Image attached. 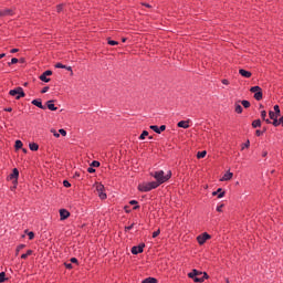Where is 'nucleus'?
Here are the masks:
<instances>
[{"label": "nucleus", "mask_w": 283, "mask_h": 283, "mask_svg": "<svg viewBox=\"0 0 283 283\" xmlns=\"http://www.w3.org/2000/svg\"><path fill=\"white\" fill-rule=\"evenodd\" d=\"M46 105L48 109H50L51 112H56V109H59L56 106H54V101H48Z\"/></svg>", "instance_id": "obj_16"}, {"label": "nucleus", "mask_w": 283, "mask_h": 283, "mask_svg": "<svg viewBox=\"0 0 283 283\" xmlns=\"http://www.w3.org/2000/svg\"><path fill=\"white\" fill-rule=\"evenodd\" d=\"M252 127L256 129V127H262V122L260 119H255L252 122Z\"/></svg>", "instance_id": "obj_19"}, {"label": "nucleus", "mask_w": 283, "mask_h": 283, "mask_svg": "<svg viewBox=\"0 0 283 283\" xmlns=\"http://www.w3.org/2000/svg\"><path fill=\"white\" fill-rule=\"evenodd\" d=\"M63 185H64V187H66V188L72 187V184H70V181H67V180H64V181H63Z\"/></svg>", "instance_id": "obj_44"}, {"label": "nucleus", "mask_w": 283, "mask_h": 283, "mask_svg": "<svg viewBox=\"0 0 283 283\" xmlns=\"http://www.w3.org/2000/svg\"><path fill=\"white\" fill-rule=\"evenodd\" d=\"M157 187H159L158 182L151 181L148 184L139 185L138 189H139V191L147 192V191H151V189H157Z\"/></svg>", "instance_id": "obj_2"}, {"label": "nucleus", "mask_w": 283, "mask_h": 283, "mask_svg": "<svg viewBox=\"0 0 283 283\" xmlns=\"http://www.w3.org/2000/svg\"><path fill=\"white\" fill-rule=\"evenodd\" d=\"M60 218L61 220H67L70 218V211L65 209L60 210Z\"/></svg>", "instance_id": "obj_10"}, {"label": "nucleus", "mask_w": 283, "mask_h": 283, "mask_svg": "<svg viewBox=\"0 0 283 283\" xmlns=\"http://www.w3.org/2000/svg\"><path fill=\"white\" fill-rule=\"evenodd\" d=\"M64 266H65L66 269H73L72 263H64Z\"/></svg>", "instance_id": "obj_53"}, {"label": "nucleus", "mask_w": 283, "mask_h": 283, "mask_svg": "<svg viewBox=\"0 0 283 283\" xmlns=\"http://www.w3.org/2000/svg\"><path fill=\"white\" fill-rule=\"evenodd\" d=\"M129 205L135 206V207L133 208L134 210L140 209V206H138V201H136V200H130V201H129Z\"/></svg>", "instance_id": "obj_28"}, {"label": "nucleus", "mask_w": 283, "mask_h": 283, "mask_svg": "<svg viewBox=\"0 0 283 283\" xmlns=\"http://www.w3.org/2000/svg\"><path fill=\"white\" fill-rule=\"evenodd\" d=\"M147 136H149V132L144 130V132L142 133V135L139 136V140H145V138H147Z\"/></svg>", "instance_id": "obj_24"}, {"label": "nucleus", "mask_w": 283, "mask_h": 283, "mask_svg": "<svg viewBox=\"0 0 283 283\" xmlns=\"http://www.w3.org/2000/svg\"><path fill=\"white\" fill-rule=\"evenodd\" d=\"M241 104L243 105V107H245V109H249V107H251V102L247 101V99H243L241 102Z\"/></svg>", "instance_id": "obj_25"}, {"label": "nucleus", "mask_w": 283, "mask_h": 283, "mask_svg": "<svg viewBox=\"0 0 283 283\" xmlns=\"http://www.w3.org/2000/svg\"><path fill=\"white\" fill-rule=\"evenodd\" d=\"M143 249H145V243H142L137 247L132 248L133 255H138V253H143Z\"/></svg>", "instance_id": "obj_8"}, {"label": "nucleus", "mask_w": 283, "mask_h": 283, "mask_svg": "<svg viewBox=\"0 0 283 283\" xmlns=\"http://www.w3.org/2000/svg\"><path fill=\"white\" fill-rule=\"evenodd\" d=\"M96 191H97V196L101 198V200L107 199V193H105V186H103V184L96 185Z\"/></svg>", "instance_id": "obj_4"}, {"label": "nucleus", "mask_w": 283, "mask_h": 283, "mask_svg": "<svg viewBox=\"0 0 283 283\" xmlns=\"http://www.w3.org/2000/svg\"><path fill=\"white\" fill-rule=\"evenodd\" d=\"M198 275H202V272L198 271V270H192V272H190L188 274V277H190L191 280H193V282L197 283H202L203 279H198Z\"/></svg>", "instance_id": "obj_5"}, {"label": "nucleus", "mask_w": 283, "mask_h": 283, "mask_svg": "<svg viewBox=\"0 0 283 283\" xmlns=\"http://www.w3.org/2000/svg\"><path fill=\"white\" fill-rule=\"evenodd\" d=\"M31 151H39V144L32 143L29 145Z\"/></svg>", "instance_id": "obj_21"}, {"label": "nucleus", "mask_w": 283, "mask_h": 283, "mask_svg": "<svg viewBox=\"0 0 283 283\" xmlns=\"http://www.w3.org/2000/svg\"><path fill=\"white\" fill-rule=\"evenodd\" d=\"M263 132L262 130H256L255 136H262Z\"/></svg>", "instance_id": "obj_55"}, {"label": "nucleus", "mask_w": 283, "mask_h": 283, "mask_svg": "<svg viewBox=\"0 0 283 283\" xmlns=\"http://www.w3.org/2000/svg\"><path fill=\"white\" fill-rule=\"evenodd\" d=\"M71 262H72V264H78V259L72 258V259H71Z\"/></svg>", "instance_id": "obj_51"}, {"label": "nucleus", "mask_w": 283, "mask_h": 283, "mask_svg": "<svg viewBox=\"0 0 283 283\" xmlns=\"http://www.w3.org/2000/svg\"><path fill=\"white\" fill-rule=\"evenodd\" d=\"M201 277H203V281H205V280H207V279L209 277V275H208L207 273H203V274L201 275Z\"/></svg>", "instance_id": "obj_57"}, {"label": "nucleus", "mask_w": 283, "mask_h": 283, "mask_svg": "<svg viewBox=\"0 0 283 283\" xmlns=\"http://www.w3.org/2000/svg\"><path fill=\"white\" fill-rule=\"evenodd\" d=\"M231 178H233V172L228 171V172H226V174L223 175V177L221 178V182L231 180Z\"/></svg>", "instance_id": "obj_13"}, {"label": "nucleus", "mask_w": 283, "mask_h": 283, "mask_svg": "<svg viewBox=\"0 0 283 283\" xmlns=\"http://www.w3.org/2000/svg\"><path fill=\"white\" fill-rule=\"evenodd\" d=\"M6 282V272L0 273V283Z\"/></svg>", "instance_id": "obj_34"}, {"label": "nucleus", "mask_w": 283, "mask_h": 283, "mask_svg": "<svg viewBox=\"0 0 283 283\" xmlns=\"http://www.w3.org/2000/svg\"><path fill=\"white\" fill-rule=\"evenodd\" d=\"M23 147V142L22 140H17L15 142V149H21Z\"/></svg>", "instance_id": "obj_31"}, {"label": "nucleus", "mask_w": 283, "mask_h": 283, "mask_svg": "<svg viewBox=\"0 0 283 283\" xmlns=\"http://www.w3.org/2000/svg\"><path fill=\"white\" fill-rule=\"evenodd\" d=\"M150 176H153V178H155L157 181V185L160 187V185L167 182V180H169L171 178V170H169L166 175L164 170H158L155 172H151Z\"/></svg>", "instance_id": "obj_1"}, {"label": "nucleus", "mask_w": 283, "mask_h": 283, "mask_svg": "<svg viewBox=\"0 0 283 283\" xmlns=\"http://www.w3.org/2000/svg\"><path fill=\"white\" fill-rule=\"evenodd\" d=\"M212 196H218V198H224V191H222V188L217 189V191L212 192Z\"/></svg>", "instance_id": "obj_17"}, {"label": "nucleus", "mask_w": 283, "mask_h": 283, "mask_svg": "<svg viewBox=\"0 0 283 283\" xmlns=\"http://www.w3.org/2000/svg\"><path fill=\"white\" fill-rule=\"evenodd\" d=\"M269 116H270L271 120L279 118L277 115L275 114V112H273V111L269 112Z\"/></svg>", "instance_id": "obj_30"}, {"label": "nucleus", "mask_w": 283, "mask_h": 283, "mask_svg": "<svg viewBox=\"0 0 283 283\" xmlns=\"http://www.w3.org/2000/svg\"><path fill=\"white\" fill-rule=\"evenodd\" d=\"M91 167H101V163L97 160L92 161Z\"/></svg>", "instance_id": "obj_36"}, {"label": "nucleus", "mask_w": 283, "mask_h": 283, "mask_svg": "<svg viewBox=\"0 0 283 283\" xmlns=\"http://www.w3.org/2000/svg\"><path fill=\"white\" fill-rule=\"evenodd\" d=\"M64 70H67V72H71V74H74V73L72 72V66H66V67H64Z\"/></svg>", "instance_id": "obj_54"}, {"label": "nucleus", "mask_w": 283, "mask_h": 283, "mask_svg": "<svg viewBox=\"0 0 283 283\" xmlns=\"http://www.w3.org/2000/svg\"><path fill=\"white\" fill-rule=\"evenodd\" d=\"M265 120V123H268V125H271V119H263Z\"/></svg>", "instance_id": "obj_62"}, {"label": "nucleus", "mask_w": 283, "mask_h": 283, "mask_svg": "<svg viewBox=\"0 0 283 283\" xmlns=\"http://www.w3.org/2000/svg\"><path fill=\"white\" fill-rule=\"evenodd\" d=\"M234 111L237 112V114H242V105H240V103H235Z\"/></svg>", "instance_id": "obj_20"}, {"label": "nucleus", "mask_w": 283, "mask_h": 283, "mask_svg": "<svg viewBox=\"0 0 283 283\" xmlns=\"http://www.w3.org/2000/svg\"><path fill=\"white\" fill-rule=\"evenodd\" d=\"M55 67L60 69V70H65V65L61 64V63H56Z\"/></svg>", "instance_id": "obj_39"}, {"label": "nucleus", "mask_w": 283, "mask_h": 283, "mask_svg": "<svg viewBox=\"0 0 283 283\" xmlns=\"http://www.w3.org/2000/svg\"><path fill=\"white\" fill-rule=\"evenodd\" d=\"M205 156H207V150H202V151H199L197 153V158H205Z\"/></svg>", "instance_id": "obj_29"}, {"label": "nucleus", "mask_w": 283, "mask_h": 283, "mask_svg": "<svg viewBox=\"0 0 283 283\" xmlns=\"http://www.w3.org/2000/svg\"><path fill=\"white\" fill-rule=\"evenodd\" d=\"M10 96H15L17 101L20 98H24L25 92H23V87L19 86L9 92Z\"/></svg>", "instance_id": "obj_3"}, {"label": "nucleus", "mask_w": 283, "mask_h": 283, "mask_svg": "<svg viewBox=\"0 0 283 283\" xmlns=\"http://www.w3.org/2000/svg\"><path fill=\"white\" fill-rule=\"evenodd\" d=\"M17 52H19V49H12V50H11V54H14V53H17Z\"/></svg>", "instance_id": "obj_59"}, {"label": "nucleus", "mask_w": 283, "mask_h": 283, "mask_svg": "<svg viewBox=\"0 0 283 283\" xmlns=\"http://www.w3.org/2000/svg\"><path fill=\"white\" fill-rule=\"evenodd\" d=\"M221 83H222L223 85H229V80H222Z\"/></svg>", "instance_id": "obj_56"}, {"label": "nucleus", "mask_w": 283, "mask_h": 283, "mask_svg": "<svg viewBox=\"0 0 283 283\" xmlns=\"http://www.w3.org/2000/svg\"><path fill=\"white\" fill-rule=\"evenodd\" d=\"M14 14V11L12 9H4L0 11V17H12Z\"/></svg>", "instance_id": "obj_11"}, {"label": "nucleus", "mask_w": 283, "mask_h": 283, "mask_svg": "<svg viewBox=\"0 0 283 283\" xmlns=\"http://www.w3.org/2000/svg\"><path fill=\"white\" fill-rule=\"evenodd\" d=\"M159 235H160V229H158L153 233V238H158Z\"/></svg>", "instance_id": "obj_41"}, {"label": "nucleus", "mask_w": 283, "mask_h": 283, "mask_svg": "<svg viewBox=\"0 0 283 283\" xmlns=\"http://www.w3.org/2000/svg\"><path fill=\"white\" fill-rule=\"evenodd\" d=\"M61 10H63V6H57V12H61Z\"/></svg>", "instance_id": "obj_60"}, {"label": "nucleus", "mask_w": 283, "mask_h": 283, "mask_svg": "<svg viewBox=\"0 0 283 283\" xmlns=\"http://www.w3.org/2000/svg\"><path fill=\"white\" fill-rule=\"evenodd\" d=\"M29 240H34V232H28Z\"/></svg>", "instance_id": "obj_47"}, {"label": "nucleus", "mask_w": 283, "mask_h": 283, "mask_svg": "<svg viewBox=\"0 0 283 283\" xmlns=\"http://www.w3.org/2000/svg\"><path fill=\"white\" fill-rule=\"evenodd\" d=\"M7 180H11L14 185H18L19 169L14 168L12 174L8 176Z\"/></svg>", "instance_id": "obj_6"}, {"label": "nucleus", "mask_w": 283, "mask_h": 283, "mask_svg": "<svg viewBox=\"0 0 283 283\" xmlns=\"http://www.w3.org/2000/svg\"><path fill=\"white\" fill-rule=\"evenodd\" d=\"M40 81H43V83H50V77L42 73V75H40Z\"/></svg>", "instance_id": "obj_23"}, {"label": "nucleus", "mask_w": 283, "mask_h": 283, "mask_svg": "<svg viewBox=\"0 0 283 283\" xmlns=\"http://www.w3.org/2000/svg\"><path fill=\"white\" fill-rule=\"evenodd\" d=\"M177 127H181L182 129H189V122L188 120H181L177 124Z\"/></svg>", "instance_id": "obj_15"}, {"label": "nucleus", "mask_w": 283, "mask_h": 283, "mask_svg": "<svg viewBox=\"0 0 283 283\" xmlns=\"http://www.w3.org/2000/svg\"><path fill=\"white\" fill-rule=\"evenodd\" d=\"M197 279H203L205 280V276L201 275H197Z\"/></svg>", "instance_id": "obj_64"}, {"label": "nucleus", "mask_w": 283, "mask_h": 283, "mask_svg": "<svg viewBox=\"0 0 283 283\" xmlns=\"http://www.w3.org/2000/svg\"><path fill=\"white\" fill-rule=\"evenodd\" d=\"M46 92H50V86L43 87L41 94H46Z\"/></svg>", "instance_id": "obj_40"}, {"label": "nucleus", "mask_w": 283, "mask_h": 283, "mask_svg": "<svg viewBox=\"0 0 283 283\" xmlns=\"http://www.w3.org/2000/svg\"><path fill=\"white\" fill-rule=\"evenodd\" d=\"M261 91H262V88L260 86H252L250 88V92H252V94H258Z\"/></svg>", "instance_id": "obj_22"}, {"label": "nucleus", "mask_w": 283, "mask_h": 283, "mask_svg": "<svg viewBox=\"0 0 283 283\" xmlns=\"http://www.w3.org/2000/svg\"><path fill=\"white\" fill-rule=\"evenodd\" d=\"M210 239H211V235H209V233H207V232L197 237V241L199 244H205V242H207V240H210Z\"/></svg>", "instance_id": "obj_7"}, {"label": "nucleus", "mask_w": 283, "mask_h": 283, "mask_svg": "<svg viewBox=\"0 0 283 283\" xmlns=\"http://www.w3.org/2000/svg\"><path fill=\"white\" fill-rule=\"evenodd\" d=\"M4 112H12V107L4 108Z\"/></svg>", "instance_id": "obj_61"}, {"label": "nucleus", "mask_w": 283, "mask_h": 283, "mask_svg": "<svg viewBox=\"0 0 283 283\" xmlns=\"http://www.w3.org/2000/svg\"><path fill=\"white\" fill-rule=\"evenodd\" d=\"M29 255H32V250H28L27 253L21 255V259L27 260L29 258Z\"/></svg>", "instance_id": "obj_27"}, {"label": "nucleus", "mask_w": 283, "mask_h": 283, "mask_svg": "<svg viewBox=\"0 0 283 283\" xmlns=\"http://www.w3.org/2000/svg\"><path fill=\"white\" fill-rule=\"evenodd\" d=\"M17 63H19V59L13 57V59H11V62L8 63V65H14Z\"/></svg>", "instance_id": "obj_33"}, {"label": "nucleus", "mask_w": 283, "mask_h": 283, "mask_svg": "<svg viewBox=\"0 0 283 283\" xmlns=\"http://www.w3.org/2000/svg\"><path fill=\"white\" fill-rule=\"evenodd\" d=\"M132 229H134V223H132L128 227H125V231H132Z\"/></svg>", "instance_id": "obj_48"}, {"label": "nucleus", "mask_w": 283, "mask_h": 283, "mask_svg": "<svg viewBox=\"0 0 283 283\" xmlns=\"http://www.w3.org/2000/svg\"><path fill=\"white\" fill-rule=\"evenodd\" d=\"M87 171H88V174H94L96 171V169H94V167L91 166L87 168Z\"/></svg>", "instance_id": "obj_45"}, {"label": "nucleus", "mask_w": 283, "mask_h": 283, "mask_svg": "<svg viewBox=\"0 0 283 283\" xmlns=\"http://www.w3.org/2000/svg\"><path fill=\"white\" fill-rule=\"evenodd\" d=\"M279 125H282L283 127V116L279 119Z\"/></svg>", "instance_id": "obj_58"}, {"label": "nucleus", "mask_w": 283, "mask_h": 283, "mask_svg": "<svg viewBox=\"0 0 283 283\" xmlns=\"http://www.w3.org/2000/svg\"><path fill=\"white\" fill-rule=\"evenodd\" d=\"M142 283H158V280L156 277H147Z\"/></svg>", "instance_id": "obj_18"}, {"label": "nucleus", "mask_w": 283, "mask_h": 283, "mask_svg": "<svg viewBox=\"0 0 283 283\" xmlns=\"http://www.w3.org/2000/svg\"><path fill=\"white\" fill-rule=\"evenodd\" d=\"M32 105H35V107H39L40 109H45V106H43V103L41 102V99H33Z\"/></svg>", "instance_id": "obj_14"}, {"label": "nucleus", "mask_w": 283, "mask_h": 283, "mask_svg": "<svg viewBox=\"0 0 283 283\" xmlns=\"http://www.w3.org/2000/svg\"><path fill=\"white\" fill-rule=\"evenodd\" d=\"M108 45H118V41H114V40L108 39Z\"/></svg>", "instance_id": "obj_38"}, {"label": "nucleus", "mask_w": 283, "mask_h": 283, "mask_svg": "<svg viewBox=\"0 0 283 283\" xmlns=\"http://www.w3.org/2000/svg\"><path fill=\"white\" fill-rule=\"evenodd\" d=\"M43 74H44V76H52V71L48 70Z\"/></svg>", "instance_id": "obj_49"}, {"label": "nucleus", "mask_w": 283, "mask_h": 283, "mask_svg": "<svg viewBox=\"0 0 283 283\" xmlns=\"http://www.w3.org/2000/svg\"><path fill=\"white\" fill-rule=\"evenodd\" d=\"M3 57H6V53L0 54V59H3Z\"/></svg>", "instance_id": "obj_63"}, {"label": "nucleus", "mask_w": 283, "mask_h": 283, "mask_svg": "<svg viewBox=\"0 0 283 283\" xmlns=\"http://www.w3.org/2000/svg\"><path fill=\"white\" fill-rule=\"evenodd\" d=\"M22 249H25V244H20V245H18L17 251L19 252V251H21Z\"/></svg>", "instance_id": "obj_50"}, {"label": "nucleus", "mask_w": 283, "mask_h": 283, "mask_svg": "<svg viewBox=\"0 0 283 283\" xmlns=\"http://www.w3.org/2000/svg\"><path fill=\"white\" fill-rule=\"evenodd\" d=\"M223 207H224V205H220L219 207H217V211H218L219 213H221Z\"/></svg>", "instance_id": "obj_52"}, {"label": "nucleus", "mask_w": 283, "mask_h": 283, "mask_svg": "<svg viewBox=\"0 0 283 283\" xmlns=\"http://www.w3.org/2000/svg\"><path fill=\"white\" fill-rule=\"evenodd\" d=\"M274 114L277 115V117L280 118V106L279 105L274 106Z\"/></svg>", "instance_id": "obj_32"}, {"label": "nucleus", "mask_w": 283, "mask_h": 283, "mask_svg": "<svg viewBox=\"0 0 283 283\" xmlns=\"http://www.w3.org/2000/svg\"><path fill=\"white\" fill-rule=\"evenodd\" d=\"M254 98H255V101H262V91L254 93Z\"/></svg>", "instance_id": "obj_26"}, {"label": "nucleus", "mask_w": 283, "mask_h": 283, "mask_svg": "<svg viewBox=\"0 0 283 283\" xmlns=\"http://www.w3.org/2000/svg\"><path fill=\"white\" fill-rule=\"evenodd\" d=\"M250 146H251V142L248 139L247 143L243 144L242 149H244V147L249 149Z\"/></svg>", "instance_id": "obj_37"}, {"label": "nucleus", "mask_w": 283, "mask_h": 283, "mask_svg": "<svg viewBox=\"0 0 283 283\" xmlns=\"http://www.w3.org/2000/svg\"><path fill=\"white\" fill-rule=\"evenodd\" d=\"M51 134H53V136H55V138H59L61 135L59 133H56V130L51 129Z\"/></svg>", "instance_id": "obj_46"}, {"label": "nucleus", "mask_w": 283, "mask_h": 283, "mask_svg": "<svg viewBox=\"0 0 283 283\" xmlns=\"http://www.w3.org/2000/svg\"><path fill=\"white\" fill-rule=\"evenodd\" d=\"M59 134H61V136H67V132H65L63 128L59 130Z\"/></svg>", "instance_id": "obj_43"}, {"label": "nucleus", "mask_w": 283, "mask_h": 283, "mask_svg": "<svg viewBox=\"0 0 283 283\" xmlns=\"http://www.w3.org/2000/svg\"><path fill=\"white\" fill-rule=\"evenodd\" d=\"M273 122H272V125L274 126V127H280V122H279V119L277 118H274V119H272Z\"/></svg>", "instance_id": "obj_35"}, {"label": "nucleus", "mask_w": 283, "mask_h": 283, "mask_svg": "<svg viewBox=\"0 0 283 283\" xmlns=\"http://www.w3.org/2000/svg\"><path fill=\"white\" fill-rule=\"evenodd\" d=\"M261 118H262L263 120H266V111H262V112H261Z\"/></svg>", "instance_id": "obj_42"}, {"label": "nucleus", "mask_w": 283, "mask_h": 283, "mask_svg": "<svg viewBox=\"0 0 283 283\" xmlns=\"http://www.w3.org/2000/svg\"><path fill=\"white\" fill-rule=\"evenodd\" d=\"M239 74H241V76H243V78H251V72L240 69L239 70Z\"/></svg>", "instance_id": "obj_12"}, {"label": "nucleus", "mask_w": 283, "mask_h": 283, "mask_svg": "<svg viewBox=\"0 0 283 283\" xmlns=\"http://www.w3.org/2000/svg\"><path fill=\"white\" fill-rule=\"evenodd\" d=\"M150 129H153V132H155L156 134H160L161 132H165L167 129V126L161 125L160 127H158L157 125H151Z\"/></svg>", "instance_id": "obj_9"}]
</instances>
